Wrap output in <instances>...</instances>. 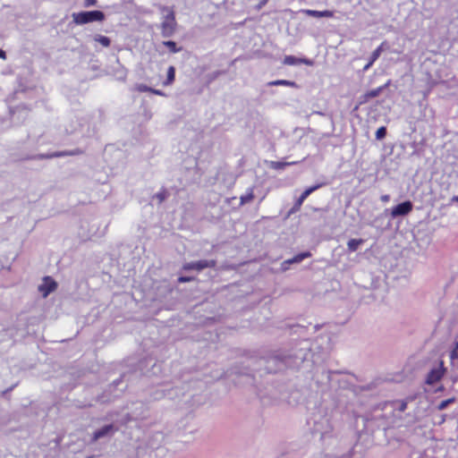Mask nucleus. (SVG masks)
<instances>
[{"label":"nucleus","instance_id":"a878e982","mask_svg":"<svg viewBox=\"0 0 458 458\" xmlns=\"http://www.w3.org/2000/svg\"><path fill=\"white\" fill-rule=\"evenodd\" d=\"M268 2V0H261L256 6V10H260L264 5L267 4V3Z\"/></svg>","mask_w":458,"mask_h":458},{"label":"nucleus","instance_id":"bb28decb","mask_svg":"<svg viewBox=\"0 0 458 458\" xmlns=\"http://www.w3.org/2000/svg\"><path fill=\"white\" fill-rule=\"evenodd\" d=\"M458 358V353L455 350L452 351L451 353H450V359L451 360H455Z\"/></svg>","mask_w":458,"mask_h":458},{"label":"nucleus","instance_id":"a211bd4d","mask_svg":"<svg viewBox=\"0 0 458 458\" xmlns=\"http://www.w3.org/2000/svg\"><path fill=\"white\" fill-rule=\"evenodd\" d=\"M175 70L174 66H170L167 70V79L164 82L165 85H169L174 81Z\"/></svg>","mask_w":458,"mask_h":458},{"label":"nucleus","instance_id":"5701e85b","mask_svg":"<svg viewBox=\"0 0 458 458\" xmlns=\"http://www.w3.org/2000/svg\"><path fill=\"white\" fill-rule=\"evenodd\" d=\"M135 89L139 92H147V91H149L151 92L152 89L144 85V84H137L135 85Z\"/></svg>","mask_w":458,"mask_h":458},{"label":"nucleus","instance_id":"2eb2a0df","mask_svg":"<svg viewBox=\"0 0 458 458\" xmlns=\"http://www.w3.org/2000/svg\"><path fill=\"white\" fill-rule=\"evenodd\" d=\"M269 86H287V87H293L297 88V84L294 81H287V80H276L268 82Z\"/></svg>","mask_w":458,"mask_h":458},{"label":"nucleus","instance_id":"7c9ffc66","mask_svg":"<svg viewBox=\"0 0 458 458\" xmlns=\"http://www.w3.org/2000/svg\"><path fill=\"white\" fill-rule=\"evenodd\" d=\"M5 53L3 50H0V58H4Z\"/></svg>","mask_w":458,"mask_h":458},{"label":"nucleus","instance_id":"f03ea898","mask_svg":"<svg viewBox=\"0 0 458 458\" xmlns=\"http://www.w3.org/2000/svg\"><path fill=\"white\" fill-rule=\"evenodd\" d=\"M162 12L164 14V20L162 21V34L165 37H169L173 34L176 24L174 13L168 7H164Z\"/></svg>","mask_w":458,"mask_h":458},{"label":"nucleus","instance_id":"72a5a7b5","mask_svg":"<svg viewBox=\"0 0 458 458\" xmlns=\"http://www.w3.org/2000/svg\"><path fill=\"white\" fill-rule=\"evenodd\" d=\"M453 201L458 202V195L453 198Z\"/></svg>","mask_w":458,"mask_h":458},{"label":"nucleus","instance_id":"b1692460","mask_svg":"<svg viewBox=\"0 0 458 458\" xmlns=\"http://www.w3.org/2000/svg\"><path fill=\"white\" fill-rule=\"evenodd\" d=\"M164 45L169 47L170 51L173 53H176L179 50L176 48V44L174 41H165L164 42Z\"/></svg>","mask_w":458,"mask_h":458},{"label":"nucleus","instance_id":"0eeeda50","mask_svg":"<svg viewBox=\"0 0 458 458\" xmlns=\"http://www.w3.org/2000/svg\"><path fill=\"white\" fill-rule=\"evenodd\" d=\"M117 430L113 424L106 425L94 432L92 440L97 441L100 438L112 436Z\"/></svg>","mask_w":458,"mask_h":458},{"label":"nucleus","instance_id":"4be33fe9","mask_svg":"<svg viewBox=\"0 0 458 458\" xmlns=\"http://www.w3.org/2000/svg\"><path fill=\"white\" fill-rule=\"evenodd\" d=\"M386 129L384 126L379 127L376 131V139L377 140H382L386 137Z\"/></svg>","mask_w":458,"mask_h":458},{"label":"nucleus","instance_id":"473e14b6","mask_svg":"<svg viewBox=\"0 0 458 458\" xmlns=\"http://www.w3.org/2000/svg\"><path fill=\"white\" fill-rule=\"evenodd\" d=\"M63 155H64L63 153H55V154L51 155V157H61Z\"/></svg>","mask_w":458,"mask_h":458},{"label":"nucleus","instance_id":"39448f33","mask_svg":"<svg viewBox=\"0 0 458 458\" xmlns=\"http://www.w3.org/2000/svg\"><path fill=\"white\" fill-rule=\"evenodd\" d=\"M215 266H216L215 260H199V261L186 263L183 266V268L185 270L195 269V270L200 271L207 267H214Z\"/></svg>","mask_w":458,"mask_h":458},{"label":"nucleus","instance_id":"6ab92c4d","mask_svg":"<svg viewBox=\"0 0 458 458\" xmlns=\"http://www.w3.org/2000/svg\"><path fill=\"white\" fill-rule=\"evenodd\" d=\"M95 40L100 43L103 47H107L110 46V39L109 38L102 35H98L95 37Z\"/></svg>","mask_w":458,"mask_h":458},{"label":"nucleus","instance_id":"7ed1b4c3","mask_svg":"<svg viewBox=\"0 0 458 458\" xmlns=\"http://www.w3.org/2000/svg\"><path fill=\"white\" fill-rule=\"evenodd\" d=\"M446 369L444 367V362L442 360L439 363L432 368L426 377V384L434 385L440 381V379L444 377Z\"/></svg>","mask_w":458,"mask_h":458},{"label":"nucleus","instance_id":"412c9836","mask_svg":"<svg viewBox=\"0 0 458 458\" xmlns=\"http://www.w3.org/2000/svg\"><path fill=\"white\" fill-rule=\"evenodd\" d=\"M296 164V162H291V163H283V162H272L271 167L275 169H282L286 165Z\"/></svg>","mask_w":458,"mask_h":458},{"label":"nucleus","instance_id":"ddd939ff","mask_svg":"<svg viewBox=\"0 0 458 458\" xmlns=\"http://www.w3.org/2000/svg\"><path fill=\"white\" fill-rule=\"evenodd\" d=\"M284 64L287 65H296L299 64H311V62L308 59H298L293 55H286L284 59Z\"/></svg>","mask_w":458,"mask_h":458},{"label":"nucleus","instance_id":"dca6fc26","mask_svg":"<svg viewBox=\"0 0 458 458\" xmlns=\"http://www.w3.org/2000/svg\"><path fill=\"white\" fill-rule=\"evenodd\" d=\"M364 242L362 239H351L347 242V247L349 251H355L359 249V247Z\"/></svg>","mask_w":458,"mask_h":458},{"label":"nucleus","instance_id":"2f4dec72","mask_svg":"<svg viewBox=\"0 0 458 458\" xmlns=\"http://www.w3.org/2000/svg\"><path fill=\"white\" fill-rule=\"evenodd\" d=\"M406 409V403H402L400 410L404 411Z\"/></svg>","mask_w":458,"mask_h":458},{"label":"nucleus","instance_id":"423d86ee","mask_svg":"<svg viewBox=\"0 0 458 458\" xmlns=\"http://www.w3.org/2000/svg\"><path fill=\"white\" fill-rule=\"evenodd\" d=\"M56 286V283L47 276L45 277L42 284L38 285V291L42 293L43 297H47L50 293L55 290Z\"/></svg>","mask_w":458,"mask_h":458},{"label":"nucleus","instance_id":"cd10ccee","mask_svg":"<svg viewBox=\"0 0 458 458\" xmlns=\"http://www.w3.org/2000/svg\"><path fill=\"white\" fill-rule=\"evenodd\" d=\"M151 92H152L153 94H155V95L164 96V93H163L161 90H159V89H152Z\"/></svg>","mask_w":458,"mask_h":458},{"label":"nucleus","instance_id":"9b49d317","mask_svg":"<svg viewBox=\"0 0 458 458\" xmlns=\"http://www.w3.org/2000/svg\"><path fill=\"white\" fill-rule=\"evenodd\" d=\"M316 430L321 434H326L332 429V424L329 418H326L322 421L315 422Z\"/></svg>","mask_w":458,"mask_h":458},{"label":"nucleus","instance_id":"4468645a","mask_svg":"<svg viewBox=\"0 0 458 458\" xmlns=\"http://www.w3.org/2000/svg\"><path fill=\"white\" fill-rule=\"evenodd\" d=\"M389 84H390V81H388L384 86H381V87H378L377 89L368 91L364 95V100L367 101L368 99L377 97L386 88H387L389 86Z\"/></svg>","mask_w":458,"mask_h":458},{"label":"nucleus","instance_id":"393cba45","mask_svg":"<svg viewBox=\"0 0 458 458\" xmlns=\"http://www.w3.org/2000/svg\"><path fill=\"white\" fill-rule=\"evenodd\" d=\"M97 4V0H84V6L89 7L94 6Z\"/></svg>","mask_w":458,"mask_h":458},{"label":"nucleus","instance_id":"f257e3e1","mask_svg":"<svg viewBox=\"0 0 458 458\" xmlns=\"http://www.w3.org/2000/svg\"><path fill=\"white\" fill-rule=\"evenodd\" d=\"M72 18L76 25H83L93 21H103L105 14L101 11H87L73 13Z\"/></svg>","mask_w":458,"mask_h":458},{"label":"nucleus","instance_id":"aec40b11","mask_svg":"<svg viewBox=\"0 0 458 458\" xmlns=\"http://www.w3.org/2000/svg\"><path fill=\"white\" fill-rule=\"evenodd\" d=\"M454 400H455V399L453 397V398H449V399H446V400L442 401V402L438 404L437 409H438L439 411H443V410H445V408H446L450 403H454Z\"/></svg>","mask_w":458,"mask_h":458},{"label":"nucleus","instance_id":"f8f14e48","mask_svg":"<svg viewBox=\"0 0 458 458\" xmlns=\"http://www.w3.org/2000/svg\"><path fill=\"white\" fill-rule=\"evenodd\" d=\"M320 187V185H315V186H312V187H310L308 189H306L302 193L301 195L299 197V199H297L296 203H295V208H300L301 206L302 205L303 201L313 192L315 191L317 189H318Z\"/></svg>","mask_w":458,"mask_h":458},{"label":"nucleus","instance_id":"c756f323","mask_svg":"<svg viewBox=\"0 0 458 458\" xmlns=\"http://www.w3.org/2000/svg\"><path fill=\"white\" fill-rule=\"evenodd\" d=\"M190 280H191L190 277L182 276V277L179 278L180 282H189Z\"/></svg>","mask_w":458,"mask_h":458},{"label":"nucleus","instance_id":"9d476101","mask_svg":"<svg viewBox=\"0 0 458 458\" xmlns=\"http://www.w3.org/2000/svg\"><path fill=\"white\" fill-rule=\"evenodd\" d=\"M302 12L309 16H312V17H316V18H324V17L331 18L334 16V12L329 11V10L316 11V10L307 9V10H303Z\"/></svg>","mask_w":458,"mask_h":458},{"label":"nucleus","instance_id":"1a4fd4ad","mask_svg":"<svg viewBox=\"0 0 458 458\" xmlns=\"http://www.w3.org/2000/svg\"><path fill=\"white\" fill-rule=\"evenodd\" d=\"M385 45H386V43L383 42L377 49H375L372 52L369 63L363 67V72H367L373 65V64L378 59L381 53L384 51Z\"/></svg>","mask_w":458,"mask_h":458},{"label":"nucleus","instance_id":"f3484780","mask_svg":"<svg viewBox=\"0 0 458 458\" xmlns=\"http://www.w3.org/2000/svg\"><path fill=\"white\" fill-rule=\"evenodd\" d=\"M254 198V195H253V191L252 189H250L246 194L241 196V204L243 205V204H246V203H249Z\"/></svg>","mask_w":458,"mask_h":458},{"label":"nucleus","instance_id":"20e7f679","mask_svg":"<svg viewBox=\"0 0 458 458\" xmlns=\"http://www.w3.org/2000/svg\"><path fill=\"white\" fill-rule=\"evenodd\" d=\"M412 208L413 205L411 201H404L392 208L391 216L392 217L406 216L412 210Z\"/></svg>","mask_w":458,"mask_h":458},{"label":"nucleus","instance_id":"f704fd0d","mask_svg":"<svg viewBox=\"0 0 458 458\" xmlns=\"http://www.w3.org/2000/svg\"><path fill=\"white\" fill-rule=\"evenodd\" d=\"M456 345H457V348H458V343L456 344Z\"/></svg>","mask_w":458,"mask_h":458},{"label":"nucleus","instance_id":"c85d7f7f","mask_svg":"<svg viewBox=\"0 0 458 458\" xmlns=\"http://www.w3.org/2000/svg\"><path fill=\"white\" fill-rule=\"evenodd\" d=\"M389 199H390L389 195H383V196H381V200L383 202H387V201H389Z\"/></svg>","mask_w":458,"mask_h":458},{"label":"nucleus","instance_id":"6e6552de","mask_svg":"<svg viewBox=\"0 0 458 458\" xmlns=\"http://www.w3.org/2000/svg\"><path fill=\"white\" fill-rule=\"evenodd\" d=\"M311 256V253L310 251H306V252H302V253H300L296 256H294L293 258L292 259H289L287 260H284L283 263H282V269L283 270H286L288 269V266L291 265V264H293V263H300L301 262L303 259H307V258H310Z\"/></svg>","mask_w":458,"mask_h":458}]
</instances>
